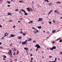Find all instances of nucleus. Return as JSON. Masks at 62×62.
<instances>
[{
  "mask_svg": "<svg viewBox=\"0 0 62 62\" xmlns=\"http://www.w3.org/2000/svg\"><path fill=\"white\" fill-rule=\"evenodd\" d=\"M13 27H14V28H15V27H16V26H13Z\"/></svg>",
  "mask_w": 62,
  "mask_h": 62,
  "instance_id": "6e6d98bb",
  "label": "nucleus"
},
{
  "mask_svg": "<svg viewBox=\"0 0 62 62\" xmlns=\"http://www.w3.org/2000/svg\"><path fill=\"white\" fill-rule=\"evenodd\" d=\"M32 29H35V28H34V27H33L32 28Z\"/></svg>",
  "mask_w": 62,
  "mask_h": 62,
  "instance_id": "4d7b16f0",
  "label": "nucleus"
},
{
  "mask_svg": "<svg viewBox=\"0 0 62 62\" xmlns=\"http://www.w3.org/2000/svg\"><path fill=\"white\" fill-rule=\"evenodd\" d=\"M9 38H11V36H10L9 37Z\"/></svg>",
  "mask_w": 62,
  "mask_h": 62,
  "instance_id": "e2e57ef3",
  "label": "nucleus"
},
{
  "mask_svg": "<svg viewBox=\"0 0 62 62\" xmlns=\"http://www.w3.org/2000/svg\"><path fill=\"white\" fill-rule=\"evenodd\" d=\"M49 62H54V61H49Z\"/></svg>",
  "mask_w": 62,
  "mask_h": 62,
  "instance_id": "5fc2aeb1",
  "label": "nucleus"
},
{
  "mask_svg": "<svg viewBox=\"0 0 62 62\" xmlns=\"http://www.w3.org/2000/svg\"><path fill=\"white\" fill-rule=\"evenodd\" d=\"M52 42L53 43H55V42H54V41H52Z\"/></svg>",
  "mask_w": 62,
  "mask_h": 62,
  "instance_id": "58836bf2",
  "label": "nucleus"
},
{
  "mask_svg": "<svg viewBox=\"0 0 62 62\" xmlns=\"http://www.w3.org/2000/svg\"><path fill=\"white\" fill-rule=\"evenodd\" d=\"M55 32H56V30H54L53 31H52V33H54Z\"/></svg>",
  "mask_w": 62,
  "mask_h": 62,
  "instance_id": "f8f14e48",
  "label": "nucleus"
},
{
  "mask_svg": "<svg viewBox=\"0 0 62 62\" xmlns=\"http://www.w3.org/2000/svg\"><path fill=\"white\" fill-rule=\"evenodd\" d=\"M52 12V10H51L48 13V14H50V13H51V12Z\"/></svg>",
  "mask_w": 62,
  "mask_h": 62,
  "instance_id": "4be33fe9",
  "label": "nucleus"
},
{
  "mask_svg": "<svg viewBox=\"0 0 62 62\" xmlns=\"http://www.w3.org/2000/svg\"><path fill=\"white\" fill-rule=\"evenodd\" d=\"M19 39H22V37L21 36H19L18 37Z\"/></svg>",
  "mask_w": 62,
  "mask_h": 62,
  "instance_id": "9b49d317",
  "label": "nucleus"
},
{
  "mask_svg": "<svg viewBox=\"0 0 62 62\" xmlns=\"http://www.w3.org/2000/svg\"><path fill=\"white\" fill-rule=\"evenodd\" d=\"M2 43L1 42H0V44H2Z\"/></svg>",
  "mask_w": 62,
  "mask_h": 62,
  "instance_id": "bf43d9fd",
  "label": "nucleus"
},
{
  "mask_svg": "<svg viewBox=\"0 0 62 62\" xmlns=\"http://www.w3.org/2000/svg\"><path fill=\"white\" fill-rule=\"evenodd\" d=\"M3 58H7V57L6 56H5V55H4L3 57Z\"/></svg>",
  "mask_w": 62,
  "mask_h": 62,
  "instance_id": "bb28decb",
  "label": "nucleus"
},
{
  "mask_svg": "<svg viewBox=\"0 0 62 62\" xmlns=\"http://www.w3.org/2000/svg\"><path fill=\"white\" fill-rule=\"evenodd\" d=\"M3 59L4 60H6V59H5V58H3Z\"/></svg>",
  "mask_w": 62,
  "mask_h": 62,
  "instance_id": "de8ad7c7",
  "label": "nucleus"
},
{
  "mask_svg": "<svg viewBox=\"0 0 62 62\" xmlns=\"http://www.w3.org/2000/svg\"><path fill=\"white\" fill-rule=\"evenodd\" d=\"M9 52H10V53L11 54V55H12V53H11V51L10 50H9Z\"/></svg>",
  "mask_w": 62,
  "mask_h": 62,
  "instance_id": "aec40b11",
  "label": "nucleus"
},
{
  "mask_svg": "<svg viewBox=\"0 0 62 62\" xmlns=\"http://www.w3.org/2000/svg\"><path fill=\"white\" fill-rule=\"evenodd\" d=\"M18 23H21V21H18Z\"/></svg>",
  "mask_w": 62,
  "mask_h": 62,
  "instance_id": "3c124183",
  "label": "nucleus"
},
{
  "mask_svg": "<svg viewBox=\"0 0 62 62\" xmlns=\"http://www.w3.org/2000/svg\"><path fill=\"white\" fill-rule=\"evenodd\" d=\"M33 55H32V54H30V56H32Z\"/></svg>",
  "mask_w": 62,
  "mask_h": 62,
  "instance_id": "13d9d810",
  "label": "nucleus"
},
{
  "mask_svg": "<svg viewBox=\"0 0 62 62\" xmlns=\"http://www.w3.org/2000/svg\"><path fill=\"white\" fill-rule=\"evenodd\" d=\"M35 47H37V49H36V51H38V49H39V48H40V46L39 45V44H37L35 46Z\"/></svg>",
  "mask_w": 62,
  "mask_h": 62,
  "instance_id": "f257e3e1",
  "label": "nucleus"
},
{
  "mask_svg": "<svg viewBox=\"0 0 62 62\" xmlns=\"http://www.w3.org/2000/svg\"><path fill=\"white\" fill-rule=\"evenodd\" d=\"M0 48H1V49H2V48H3V47H0Z\"/></svg>",
  "mask_w": 62,
  "mask_h": 62,
  "instance_id": "052dcab7",
  "label": "nucleus"
},
{
  "mask_svg": "<svg viewBox=\"0 0 62 62\" xmlns=\"http://www.w3.org/2000/svg\"><path fill=\"white\" fill-rule=\"evenodd\" d=\"M18 9H16L15 10L16 11H18Z\"/></svg>",
  "mask_w": 62,
  "mask_h": 62,
  "instance_id": "37998d69",
  "label": "nucleus"
},
{
  "mask_svg": "<svg viewBox=\"0 0 62 62\" xmlns=\"http://www.w3.org/2000/svg\"><path fill=\"white\" fill-rule=\"evenodd\" d=\"M54 12H55V13H57V12L56 11V10H55L54 11Z\"/></svg>",
  "mask_w": 62,
  "mask_h": 62,
  "instance_id": "c9c22d12",
  "label": "nucleus"
},
{
  "mask_svg": "<svg viewBox=\"0 0 62 62\" xmlns=\"http://www.w3.org/2000/svg\"><path fill=\"white\" fill-rule=\"evenodd\" d=\"M19 19H20V20H23V19H22V18H19Z\"/></svg>",
  "mask_w": 62,
  "mask_h": 62,
  "instance_id": "ea45409f",
  "label": "nucleus"
},
{
  "mask_svg": "<svg viewBox=\"0 0 62 62\" xmlns=\"http://www.w3.org/2000/svg\"><path fill=\"white\" fill-rule=\"evenodd\" d=\"M10 36L11 37H14V36H15V35H14L13 34H11L10 35Z\"/></svg>",
  "mask_w": 62,
  "mask_h": 62,
  "instance_id": "1a4fd4ad",
  "label": "nucleus"
},
{
  "mask_svg": "<svg viewBox=\"0 0 62 62\" xmlns=\"http://www.w3.org/2000/svg\"><path fill=\"white\" fill-rule=\"evenodd\" d=\"M53 21L54 23H55V21H54V20H53Z\"/></svg>",
  "mask_w": 62,
  "mask_h": 62,
  "instance_id": "603ef678",
  "label": "nucleus"
},
{
  "mask_svg": "<svg viewBox=\"0 0 62 62\" xmlns=\"http://www.w3.org/2000/svg\"><path fill=\"white\" fill-rule=\"evenodd\" d=\"M13 49H14V50H13V51H16V50H17V49H16L15 48H13Z\"/></svg>",
  "mask_w": 62,
  "mask_h": 62,
  "instance_id": "a211bd4d",
  "label": "nucleus"
},
{
  "mask_svg": "<svg viewBox=\"0 0 62 62\" xmlns=\"http://www.w3.org/2000/svg\"><path fill=\"white\" fill-rule=\"evenodd\" d=\"M49 49H50V48H48L47 49V50H49Z\"/></svg>",
  "mask_w": 62,
  "mask_h": 62,
  "instance_id": "338daca9",
  "label": "nucleus"
},
{
  "mask_svg": "<svg viewBox=\"0 0 62 62\" xmlns=\"http://www.w3.org/2000/svg\"><path fill=\"white\" fill-rule=\"evenodd\" d=\"M2 27V25H0V28H1Z\"/></svg>",
  "mask_w": 62,
  "mask_h": 62,
  "instance_id": "09e8293b",
  "label": "nucleus"
},
{
  "mask_svg": "<svg viewBox=\"0 0 62 62\" xmlns=\"http://www.w3.org/2000/svg\"><path fill=\"white\" fill-rule=\"evenodd\" d=\"M60 54H62V52H60Z\"/></svg>",
  "mask_w": 62,
  "mask_h": 62,
  "instance_id": "4c0bfd02",
  "label": "nucleus"
},
{
  "mask_svg": "<svg viewBox=\"0 0 62 62\" xmlns=\"http://www.w3.org/2000/svg\"><path fill=\"white\" fill-rule=\"evenodd\" d=\"M57 58H56L55 59V61H54V62H56V61H57V60H56Z\"/></svg>",
  "mask_w": 62,
  "mask_h": 62,
  "instance_id": "4468645a",
  "label": "nucleus"
},
{
  "mask_svg": "<svg viewBox=\"0 0 62 62\" xmlns=\"http://www.w3.org/2000/svg\"><path fill=\"white\" fill-rule=\"evenodd\" d=\"M48 23H50V24H51V23H52V22H49Z\"/></svg>",
  "mask_w": 62,
  "mask_h": 62,
  "instance_id": "72a5a7b5",
  "label": "nucleus"
},
{
  "mask_svg": "<svg viewBox=\"0 0 62 62\" xmlns=\"http://www.w3.org/2000/svg\"><path fill=\"white\" fill-rule=\"evenodd\" d=\"M52 56H50L49 57V58H52Z\"/></svg>",
  "mask_w": 62,
  "mask_h": 62,
  "instance_id": "8fccbe9b",
  "label": "nucleus"
},
{
  "mask_svg": "<svg viewBox=\"0 0 62 62\" xmlns=\"http://www.w3.org/2000/svg\"><path fill=\"white\" fill-rule=\"evenodd\" d=\"M62 42V39H61L60 40V42Z\"/></svg>",
  "mask_w": 62,
  "mask_h": 62,
  "instance_id": "f704fd0d",
  "label": "nucleus"
},
{
  "mask_svg": "<svg viewBox=\"0 0 62 62\" xmlns=\"http://www.w3.org/2000/svg\"><path fill=\"white\" fill-rule=\"evenodd\" d=\"M12 43H11V44L9 45L10 46H12Z\"/></svg>",
  "mask_w": 62,
  "mask_h": 62,
  "instance_id": "c03bdc74",
  "label": "nucleus"
},
{
  "mask_svg": "<svg viewBox=\"0 0 62 62\" xmlns=\"http://www.w3.org/2000/svg\"><path fill=\"white\" fill-rule=\"evenodd\" d=\"M31 51H32V49L31 48V49H30Z\"/></svg>",
  "mask_w": 62,
  "mask_h": 62,
  "instance_id": "0e129e2a",
  "label": "nucleus"
},
{
  "mask_svg": "<svg viewBox=\"0 0 62 62\" xmlns=\"http://www.w3.org/2000/svg\"><path fill=\"white\" fill-rule=\"evenodd\" d=\"M15 52H14V53H13V55H15Z\"/></svg>",
  "mask_w": 62,
  "mask_h": 62,
  "instance_id": "864d4df0",
  "label": "nucleus"
},
{
  "mask_svg": "<svg viewBox=\"0 0 62 62\" xmlns=\"http://www.w3.org/2000/svg\"><path fill=\"white\" fill-rule=\"evenodd\" d=\"M56 3V4H61V2H60L58 1H57V2Z\"/></svg>",
  "mask_w": 62,
  "mask_h": 62,
  "instance_id": "6ab92c4d",
  "label": "nucleus"
},
{
  "mask_svg": "<svg viewBox=\"0 0 62 62\" xmlns=\"http://www.w3.org/2000/svg\"><path fill=\"white\" fill-rule=\"evenodd\" d=\"M56 49V46H54L52 47V48H50V49L52 51H53L54 49Z\"/></svg>",
  "mask_w": 62,
  "mask_h": 62,
  "instance_id": "39448f33",
  "label": "nucleus"
},
{
  "mask_svg": "<svg viewBox=\"0 0 62 62\" xmlns=\"http://www.w3.org/2000/svg\"><path fill=\"white\" fill-rule=\"evenodd\" d=\"M57 13L58 14H60V12H57Z\"/></svg>",
  "mask_w": 62,
  "mask_h": 62,
  "instance_id": "49530a36",
  "label": "nucleus"
},
{
  "mask_svg": "<svg viewBox=\"0 0 62 62\" xmlns=\"http://www.w3.org/2000/svg\"><path fill=\"white\" fill-rule=\"evenodd\" d=\"M27 11H28V12H30V11H33V9H32V8H27Z\"/></svg>",
  "mask_w": 62,
  "mask_h": 62,
  "instance_id": "f03ea898",
  "label": "nucleus"
},
{
  "mask_svg": "<svg viewBox=\"0 0 62 62\" xmlns=\"http://www.w3.org/2000/svg\"><path fill=\"white\" fill-rule=\"evenodd\" d=\"M33 58H31V62L32 61V60H33Z\"/></svg>",
  "mask_w": 62,
  "mask_h": 62,
  "instance_id": "c756f323",
  "label": "nucleus"
},
{
  "mask_svg": "<svg viewBox=\"0 0 62 62\" xmlns=\"http://www.w3.org/2000/svg\"><path fill=\"white\" fill-rule=\"evenodd\" d=\"M8 54H10V52H8Z\"/></svg>",
  "mask_w": 62,
  "mask_h": 62,
  "instance_id": "680f3d73",
  "label": "nucleus"
},
{
  "mask_svg": "<svg viewBox=\"0 0 62 62\" xmlns=\"http://www.w3.org/2000/svg\"><path fill=\"white\" fill-rule=\"evenodd\" d=\"M1 39H5V38H4V37H2V38H1Z\"/></svg>",
  "mask_w": 62,
  "mask_h": 62,
  "instance_id": "e433bc0d",
  "label": "nucleus"
},
{
  "mask_svg": "<svg viewBox=\"0 0 62 62\" xmlns=\"http://www.w3.org/2000/svg\"><path fill=\"white\" fill-rule=\"evenodd\" d=\"M44 0L45 1H47V3H48V2H49V0Z\"/></svg>",
  "mask_w": 62,
  "mask_h": 62,
  "instance_id": "393cba45",
  "label": "nucleus"
},
{
  "mask_svg": "<svg viewBox=\"0 0 62 62\" xmlns=\"http://www.w3.org/2000/svg\"><path fill=\"white\" fill-rule=\"evenodd\" d=\"M23 36H25V35H26V33H24L23 34Z\"/></svg>",
  "mask_w": 62,
  "mask_h": 62,
  "instance_id": "c85d7f7f",
  "label": "nucleus"
},
{
  "mask_svg": "<svg viewBox=\"0 0 62 62\" xmlns=\"http://www.w3.org/2000/svg\"><path fill=\"white\" fill-rule=\"evenodd\" d=\"M15 61H17V60L16 59H15V60H14Z\"/></svg>",
  "mask_w": 62,
  "mask_h": 62,
  "instance_id": "a18cd8bd",
  "label": "nucleus"
},
{
  "mask_svg": "<svg viewBox=\"0 0 62 62\" xmlns=\"http://www.w3.org/2000/svg\"><path fill=\"white\" fill-rule=\"evenodd\" d=\"M31 38H29V39H28L27 41H31Z\"/></svg>",
  "mask_w": 62,
  "mask_h": 62,
  "instance_id": "2eb2a0df",
  "label": "nucleus"
},
{
  "mask_svg": "<svg viewBox=\"0 0 62 62\" xmlns=\"http://www.w3.org/2000/svg\"><path fill=\"white\" fill-rule=\"evenodd\" d=\"M33 33L34 34H36V33H37V32L35 31H33Z\"/></svg>",
  "mask_w": 62,
  "mask_h": 62,
  "instance_id": "412c9836",
  "label": "nucleus"
},
{
  "mask_svg": "<svg viewBox=\"0 0 62 62\" xmlns=\"http://www.w3.org/2000/svg\"><path fill=\"white\" fill-rule=\"evenodd\" d=\"M61 39V38H60L58 39H57L56 40H56H59V39Z\"/></svg>",
  "mask_w": 62,
  "mask_h": 62,
  "instance_id": "7c9ffc66",
  "label": "nucleus"
},
{
  "mask_svg": "<svg viewBox=\"0 0 62 62\" xmlns=\"http://www.w3.org/2000/svg\"><path fill=\"white\" fill-rule=\"evenodd\" d=\"M7 6H8V7H10V5H7Z\"/></svg>",
  "mask_w": 62,
  "mask_h": 62,
  "instance_id": "79ce46f5",
  "label": "nucleus"
},
{
  "mask_svg": "<svg viewBox=\"0 0 62 62\" xmlns=\"http://www.w3.org/2000/svg\"><path fill=\"white\" fill-rule=\"evenodd\" d=\"M19 2L20 3H22V2H23V1H22V0H21L20 1H19Z\"/></svg>",
  "mask_w": 62,
  "mask_h": 62,
  "instance_id": "a878e982",
  "label": "nucleus"
},
{
  "mask_svg": "<svg viewBox=\"0 0 62 62\" xmlns=\"http://www.w3.org/2000/svg\"><path fill=\"white\" fill-rule=\"evenodd\" d=\"M20 34H22L23 33V32H22V31H21L20 32Z\"/></svg>",
  "mask_w": 62,
  "mask_h": 62,
  "instance_id": "2f4dec72",
  "label": "nucleus"
},
{
  "mask_svg": "<svg viewBox=\"0 0 62 62\" xmlns=\"http://www.w3.org/2000/svg\"><path fill=\"white\" fill-rule=\"evenodd\" d=\"M8 35V33L7 32L5 33V36H4V38H5V37L7 36Z\"/></svg>",
  "mask_w": 62,
  "mask_h": 62,
  "instance_id": "0eeeda50",
  "label": "nucleus"
},
{
  "mask_svg": "<svg viewBox=\"0 0 62 62\" xmlns=\"http://www.w3.org/2000/svg\"><path fill=\"white\" fill-rule=\"evenodd\" d=\"M42 20H43V19L42 18H40L39 20H38V21L39 22V21H42Z\"/></svg>",
  "mask_w": 62,
  "mask_h": 62,
  "instance_id": "6e6552de",
  "label": "nucleus"
},
{
  "mask_svg": "<svg viewBox=\"0 0 62 62\" xmlns=\"http://www.w3.org/2000/svg\"><path fill=\"white\" fill-rule=\"evenodd\" d=\"M22 11L25 14V15H28V14H27V13H26V12L24 10L22 9Z\"/></svg>",
  "mask_w": 62,
  "mask_h": 62,
  "instance_id": "20e7f679",
  "label": "nucleus"
},
{
  "mask_svg": "<svg viewBox=\"0 0 62 62\" xmlns=\"http://www.w3.org/2000/svg\"><path fill=\"white\" fill-rule=\"evenodd\" d=\"M47 5H48L50 6H52V5H53V4H52V3L50 2V3H48Z\"/></svg>",
  "mask_w": 62,
  "mask_h": 62,
  "instance_id": "423d86ee",
  "label": "nucleus"
},
{
  "mask_svg": "<svg viewBox=\"0 0 62 62\" xmlns=\"http://www.w3.org/2000/svg\"><path fill=\"white\" fill-rule=\"evenodd\" d=\"M27 40H26L24 42H22V44L23 45H25V44H27Z\"/></svg>",
  "mask_w": 62,
  "mask_h": 62,
  "instance_id": "7ed1b4c3",
  "label": "nucleus"
},
{
  "mask_svg": "<svg viewBox=\"0 0 62 62\" xmlns=\"http://www.w3.org/2000/svg\"><path fill=\"white\" fill-rule=\"evenodd\" d=\"M33 22V21H30L28 23H32Z\"/></svg>",
  "mask_w": 62,
  "mask_h": 62,
  "instance_id": "ddd939ff",
  "label": "nucleus"
},
{
  "mask_svg": "<svg viewBox=\"0 0 62 62\" xmlns=\"http://www.w3.org/2000/svg\"><path fill=\"white\" fill-rule=\"evenodd\" d=\"M19 51H18V50L17 51V52L16 54H19Z\"/></svg>",
  "mask_w": 62,
  "mask_h": 62,
  "instance_id": "b1692460",
  "label": "nucleus"
},
{
  "mask_svg": "<svg viewBox=\"0 0 62 62\" xmlns=\"http://www.w3.org/2000/svg\"><path fill=\"white\" fill-rule=\"evenodd\" d=\"M36 40H34L33 41V42L34 43H36Z\"/></svg>",
  "mask_w": 62,
  "mask_h": 62,
  "instance_id": "473e14b6",
  "label": "nucleus"
},
{
  "mask_svg": "<svg viewBox=\"0 0 62 62\" xmlns=\"http://www.w3.org/2000/svg\"><path fill=\"white\" fill-rule=\"evenodd\" d=\"M8 15H10V16H12V14H11V13H8Z\"/></svg>",
  "mask_w": 62,
  "mask_h": 62,
  "instance_id": "9d476101",
  "label": "nucleus"
},
{
  "mask_svg": "<svg viewBox=\"0 0 62 62\" xmlns=\"http://www.w3.org/2000/svg\"><path fill=\"white\" fill-rule=\"evenodd\" d=\"M34 29H35V30H37V29H36L34 28Z\"/></svg>",
  "mask_w": 62,
  "mask_h": 62,
  "instance_id": "69168bd1",
  "label": "nucleus"
},
{
  "mask_svg": "<svg viewBox=\"0 0 62 62\" xmlns=\"http://www.w3.org/2000/svg\"><path fill=\"white\" fill-rule=\"evenodd\" d=\"M36 33H37H37L39 32V31H38V30H36Z\"/></svg>",
  "mask_w": 62,
  "mask_h": 62,
  "instance_id": "a19ab883",
  "label": "nucleus"
},
{
  "mask_svg": "<svg viewBox=\"0 0 62 62\" xmlns=\"http://www.w3.org/2000/svg\"><path fill=\"white\" fill-rule=\"evenodd\" d=\"M24 50H28V48H27L26 47H25L24 48Z\"/></svg>",
  "mask_w": 62,
  "mask_h": 62,
  "instance_id": "5701e85b",
  "label": "nucleus"
},
{
  "mask_svg": "<svg viewBox=\"0 0 62 62\" xmlns=\"http://www.w3.org/2000/svg\"><path fill=\"white\" fill-rule=\"evenodd\" d=\"M60 19H62V17H61L60 18Z\"/></svg>",
  "mask_w": 62,
  "mask_h": 62,
  "instance_id": "774afa93",
  "label": "nucleus"
},
{
  "mask_svg": "<svg viewBox=\"0 0 62 62\" xmlns=\"http://www.w3.org/2000/svg\"><path fill=\"white\" fill-rule=\"evenodd\" d=\"M38 28L40 29V28H41V27L40 26H38Z\"/></svg>",
  "mask_w": 62,
  "mask_h": 62,
  "instance_id": "cd10ccee",
  "label": "nucleus"
},
{
  "mask_svg": "<svg viewBox=\"0 0 62 62\" xmlns=\"http://www.w3.org/2000/svg\"><path fill=\"white\" fill-rule=\"evenodd\" d=\"M12 22H13V21H12V20H11L9 21V23H11Z\"/></svg>",
  "mask_w": 62,
  "mask_h": 62,
  "instance_id": "f3484780",
  "label": "nucleus"
},
{
  "mask_svg": "<svg viewBox=\"0 0 62 62\" xmlns=\"http://www.w3.org/2000/svg\"><path fill=\"white\" fill-rule=\"evenodd\" d=\"M7 3H8V4H10L11 3L9 1H7Z\"/></svg>",
  "mask_w": 62,
  "mask_h": 62,
  "instance_id": "dca6fc26",
  "label": "nucleus"
}]
</instances>
